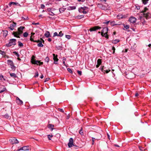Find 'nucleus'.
I'll use <instances>...</instances> for the list:
<instances>
[{
  "label": "nucleus",
  "mask_w": 151,
  "mask_h": 151,
  "mask_svg": "<svg viewBox=\"0 0 151 151\" xmlns=\"http://www.w3.org/2000/svg\"><path fill=\"white\" fill-rule=\"evenodd\" d=\"M30 40L32 41V42H34L35 40H34V39L32 38V36H31L30 37Z\"/></svg>",
  "instance_id": "13d9d810"
},
{
  "label": "nucleus",
  "mask_w": 151,
  "mask_h": 151,
  "mask_svg": "<svg viewBox=\"0 0 151 151\" xmlns=\"http://www.w3.org/2000/svg\"><path fill=\"white\" fill-rule=\"evenodd\" d=\"M6 90V88L3 85H0V93L4 92Z\"/></svg>",
  "instance_id": "2eb2a0df"
},
{
  "label": "nucleus",
  "mask_w": 151,
  "mask_h": 151,
  "mask_svg": "<svg viewBox=\"0 0 151 151\" xmlns=\"http://www.w3.org/2000/svg\"><path fill=\"white\" fill-rule=\"evenodd\" d=\"M22 20H25L28 19V17H27L26 18H24V17H22Z\"/></svg>",
  "instance_id": "8fccbe9b"
},
{
  "label": "nucleus",
  "mask_w": 151,
  "mask_h": 151,
  "mask_svg": "<svg viewBox=\"0 0 151 151\" xmlns=\"http://www.w3.org/2000/svg\"><path fill=\"white\" fill-rule=\"evenodd\" d=\"M8 64L11 67V68L13 70H15L16 68V67L14 66V63L12 61L8 60L7 61Z\"/></svg>",
  "instance_id": "20e7f679"
},
{
  "label": "nucleus",
  "mask_w": 151,
  "mask_h": 151,
  "mask_svg": "<svg viewBox=\"0 0 151 151\" xmlns=\"http://www.w3.org/2000/svg\"><path fill=\"white\" fill-rule=\"evenodd\" d=\"M67 70L70 73H73V71L70 68H67Z\"/></svg>",
  "instance_id": "79ce46f5"
},
{
  "label": "nucleus",
  "mask_w": 151,
  "mask_h": 151,
  "mask_svg": "<svg viewBox=\"0 0 151 151\" xmlns=\"http://www.w3.org/2000/svg\"><path fill=\"white\" fill-rule=\"evenodd\" d=\"M112 50H113V53L114 54L115 50V48L113 46L112 47Z\"/></svg>",
  "instance_id": "de8ad7c7"
},
{
  "label": "nucleus",
  "mask_w": 151,
  "mask_h": 151,
  "mask_svg": "<svg viewBox=\"0 0 151 151\" xmlns=\"http://www.w3.org/2000/svg\"><path fill=\"white\" fill-rule=\"evenodd\" d=\"M82 9L81 8H80L78 9V11L79 12L82 13L83 11H82Z\"/></svg>",
  "instance_id": "603ef678"
},
{
  "label": "nucleus",
  "mask_w": 151,
  "mask_h": 151,
  "mask_svg": "<svg viewBox=\"0 0 151 151\" xmlns=\"http://www.w3.org/2000/svg\"><path fill=\"white\" fill-rule=\"evenodd\" d=\"M18 46L19 47H22L23 46V44L21 42L19 41L18 42Z\"/></svg>",
  "instance_id": "e433bc0d"
},
{
  "label": "nucleus",
  "mask_w": 151,
  "mask_h": 151,
  "mask_svg": "<svg viewBox=\"0 0 151 151\" xmlns=\"http://www.w3.org/2000/svg\"><path fill=\"white\" fill-rule=\"evenodd\" d=\"M82 13L84 14H86L87 13V12L86 11H85V10H83L82 12Z\"/></svg>",
  "instance_id": "0e129e2a"
},
{
  "label": "nucleus",
  "mask_w": 151,
  "mask_h": 151,
  "mask_svg": "<svg viewBox=\"0 0 151 151\" xmlns=\"http://www.w3.org/2000/svg\"><path fill=\"white\" fill-rule=\"evenodd\" d=\"M54 127V125L53 124H49L48 125V128L51 129V131H52L54 129L53 127Z\"/></svg>",
  "instance_id": "aec40b11"
},
{
  "label": "nucleus",
  "mask_w": 151,
  "mask_h": 151,
  "mask_svg": "<svg viewBox=\"0 0 151 151\" xmlns=\"http://www.w3.org/2000/svg\"><path fill=\"white\" fill-rule=\"evenodd\" d=\"M28 35V33L27 32H25L23 34V35L24 37H27Z\"/></svg>",
  "instance_id": "72a5a7b5"
},
{
  "label": "nucleus",
  "mask_w": 151,
  "mask_h": 151,
  "mask_svg": "<svg viewBox=\"0 0 151 151\" xmlns=\"http://www.w3.org/2000/svg\"><path fill=\"white\" fill-rule=\"evenodd\" d=\"M66 8L62 7L59 9V12L60 13H62L66 9Z\"/></svg>",
  "instance_id": "5701e85b"
},
{
  "label": "nucleus",
  "mask_w": 151,
  "mask_h": 151,
  "mask_svg": "<svg viewBox=\"0 0 151 151\" xmlns=\"http://www.w3.org/2000/svg\"><path fill=\"white\" fill-rule=\"evenodd\" d=\"M8 34V31L6 30L3 31V34L4 36L5 37Z\"/></svg>",
  "instance_id": "393cba45"
},
{
  "label": "nucleus",
  "mask_w": 151,
  "mask_h": 151,
  "mask_svg": "<svg viewBox=\"0 0 151 151\" xmlns=\"http://www.w3.org/2000/svg\"><path fill=\"white\" fill-rule=\"evenodd\" d=\"M23 150H28L29 149V146H24L23 147Z\"/></svg>",
  "instance_id": "412c9836"
},
{
  "label": "nucleus",
  "mask_w": 151,
  "mask_h": 151,
  "mask_svg": "<svg viewBox=\"0 0 151 151\" xmlns=\"http://www.w3.org/2000/svg\"><path fill=\"white\" fill-rule=\"evenodd\" d=\"M31 62L33 64L38 65H41L43 64V62H40V61L36 60L34 59H32Z\"/></svg>",
  "instance_id": "39448f33"
},
{
  "label": "nucleus",
  "mask_w": 151,
  "mask_h": 151,
  "mask_svg": "<svg viewBox=\"0 0 151 151\" xmlns=\"http://www.w3.org/2000/svg\"><path fill=\"white\" fill-rule=\"evenodd\" d=\"M44 36L46 37H51V35L50 32L48 31L46 32L44 34Z\"/></svg>",
  "instance_id": "f3484780"
},
{
  "label": "nucleus",
  "mask_w": 151,
  "mask_h": 151,
  "mask_svg": "<svg viewBox=\"0 0 151 151\" xmlns=\"http://www.w3.org/2000/svg\"><path fill=\"white\" fill-rule=\"evenodd\" d=\"M58 111L63 113L64 112L63 110L62 109L59 108L58 109Z\"/></svg>",
  "instance_id": "49530a36"
},
{
  "label": "nucleus",
  "mask_w": 151,
  "mask_h": 151,
  "mask_svg": "<svg viewBox=\"0 0 151 151\" xmlns=\"http://www.w3.org/2000/svg\"><path fill=\"white\" fill-rule=\"evenodd\" d=\"M124 27V28L126 29H127L129 28V25H125L124 24H123Z\"/></svg>",
  "instance_id": "58836bf2"
},
{
  "label": "nucleus",
  "mask_w": 151,
  "mask_h": 151,
  "mask_svg": "<svg viewBox=\"0 0 151 151\" xmlns=\"http://www.w3.org/2000/svg\"><path fill=\"white\" fill-rule=\"evenodd\" d=\"M55 47L57 50H63V47L62 46H56Z\"/></svg>",
  "instance_id": "b1692460"
},
{
  "label": "nucleus",
  "mask_w": 151,
  "mask_h": 151,
  "mask_svg": "<svg viewBox=\"0 0 151 151\" xmlns=\"http://www.w3.org/2000/svg\"><path fill=\"white\" fill-rule=\"evenodd\" d=\"M63 35V34L62 33V32L61 31L59 32V34H58V37H61Z\"/></svg>",
  "instance_id": "2f4dec72"
},
{
  "label": "nucleus",
  "mask_w": 151,
  "mask_h": 151,
  "mask_svg": "<svg viewBox=\"0 0 151 151\" xmlns=\"http://www.w3.org/2000/svg\"><path fill=\"white\" fill-rule=\"evenodd\" d=\"M13 53H14L17 57H19V55L18 53L16 51L13 52Z\"/></svg>",
  "instance_id": "473e14b6"
},
{
  "label": "nucleus",
  "mask_w": 151,
  "mask_h": 151,
  "mask_svg": "<svg viewBox=\"0 0 151 151\" xmlns=\"http://www.w3.org/2000/svg\"><path fill=\"white\" fill-rule=\"evenodd\" d=\"M48 14L52 16H54L55 15L52 12H49Z\"/></svg>",
  "instance_id": "a18cd8bd"
},
{
  "label": "nucleus",
  "mask_w": 151,
  "mask_h": 151,
  "mask_svg": "<svg viewBox=\"0 0 151 151\" xmlns=\"http://www.w3.org/2000/svg\"><path fill=\"white\" fill-rule=\"evenodd\" d=\"M10 75L11 77H13L14 78H16L17 77L16 74L14 73H10Z\"/></svg>",
  "instance_id": "bb28decb"
},
{
  "label": "nucleus",
  "mask_w": 151,
  "mask_h": 151,
  "mask_svg": "<svg viewBox=\"0 0 151 151\" xmlns=\"http://www.w3.org/2000/svg\"><path fill=\"white\" fill-rule=\"evenodd\" d=\"M50 78H46L45 79V81H44V82H46L47 81H48L49 80Z\"/></svg>",
  "instance_id": "4d7b16f0"
},
{
  "label": "nucleus",
  "mask_w": 151,
  "mask_h": 151,
  "mask_svg": "<svg viewBox=\"0 0 151 151\" xmlns=\"http://www.w3.org/2000/svg\"><path fill=\"white\" fill-rule=\"evenodd\" d=\"M49 60L50 59L48 57H47L45 59V61L47 63L49 62Z\"/></svg>",
  "instance_id": "c9c22d12"
},
{
  "label": "nucleus",
  "mask_w": 151,
  "mask_h": 151,
  "mask_svg": "<svg viewBox=\"0 0 151 151\" xmlns=\"http://www.w3.org/2000/svg\"><path fill=\"white\" fill-rule=\"evenodd\" d=\"M101 27H99L98 26H95L91 28L89 30L90 32H92L93 31H96L98 29H101Z\"/></svg>",
  "instance_id": "0eeeda50"
},
{
  "label": "nucleus",
  "mask_w": 151,
  "mask_h": 151,
  "mask_svg": "<svg viewBox=\"0 0 151 151\" xmlns=\"http://www.w3.org/2000/svg\"><path fill=\"white\" fill-rule=\"evenodd\" d=\"M47 40L49 42H50L52 41V39L50 38H48Z\"/></svg>",
  "instance_id": "774afa93"
},
{
  "label": "nucleus",
  "mask_w": 151,
  "mask_h": 151,
  "mask_svg": "<svg viewBox=\"0 0 151 151\" xmlns=\"http://www.w3.org/2000/svg\"><path fill=\"white\" fill-rule=\"evenodd\" d=\"M117 17L118 18H119V19H120V18L122 19L124 18L123 16L122 15H121L120 16H119V15H117Z\"/></svg>",
  "instance_id": "a19ab883"
},
{
  "label": "nucleus",
  "mask_w": 151,
  "mask_h": 151,
  "mask_svg": "<svg viewBox=\"0 0 151 151\" xmlns=\"http://www.w3.org/2000/svg\"><path fill=\"white\" fill-rule=\"evenodd\" d=\"M1 53L2 55H4L6 54L5 52L4 51H1Z\"/></svg>",
  "instance_id": "bf43d9fd"
},
{
  "label": "nucleus",
  "mask_w": 151,
  "mask_h": 151,
  "mask_svg": "<svg viewBox=\"0 0 151 151\" xmlns=\"http://www.w3.org/2000/svg\"><path fill=\"white\" fill-rule=\"evenodd\" d=\"M148 10V9L147 7H145L144 8L143 10H142V13H143V17H145L146 19H147L149 18L150 15V14L148 12L145 13Z\"/></svg>",
  "instance_id": "7ed1b4c3"
},
{
  "label": "nucleus",
  "mask_w": 151,
  "mask_h": 151,
  "mask_svg": "<svg viewBox=\"0 0 151 151\" xmlns=\"http://www.w3.org/2000/svg\"><path fill=\"white\" fill-rule=\"evenodd\" d=\"M16 23L14 22L10 24V26L9 27L11 30H13L14 29V28L16 26Z\"/></svg>",
  "instance_id": "9d476101"
},
{
  "label": "nucleus",
  "mask_w": 151,
  "mask_h": 151,
  "mask_svg": "<svg viewBox=\"0 0 151 151\" xmlns=\"http://www.w3.org/2000/svg\"><path fill=\"white\" fill-rule=\"evenodd\" d=\"M103 29L101 31V35H102L103 33H108V31L109 29L108 27H102Z\"/></svg>",
  "instance_id": "9b49d317"
},
{
  "label": "nucleus",
  "mask_w": 151,
  "mask_h": 151,
  "mask_svg": "<svg viewBox=\"0 0 151 151\" xmlns=\"http://www.w3.org/2000/svg\"><path fill=\"white\" fill-rule=\"evenodd\" d=\"M38 76V72L37 71L36 73H35V76L34 77L35 78L36 77H37Z\"/></svg>",
  "instance_id": "5fc2aeb1"
},
{
  "label": "nucleus",
  "mask_w": 151,
  "mask_h": 151,
  "mask_svg": "<svg viewBox=\"0 0 151 151\" xmlns=\"http://www.w3.org/2000/svg\"><path fill=\"white\" fill-rule=\"evenodd\" d=\"M16 102L18 105H22L23 104L22 101L20 100L18 97L16 98Z\"/></svg>",
  "instance_id": "4468645a"
},
{
  "label": "nucleus",
  "mask_w": 151,
  "mask_h": 151,
  "mask_svg": "<svg viewBox=\"0 0 151 151\" xmlns=\"http://www.w3.org/2000/svg\"><path fill=\"white\" fill-rule=\"evenodd\" d=\"M12 5H13L19 6L20 7L21 6L20 4H19L18 3H17V2H10V3H9V5L10 7H11V6Z\"/></svg>",
  "instance_id": "f8f14e48"
},
{
  "label": "nucleus",
  "mask_w": 151,
  "mask_h": 151,
  "mask_svg": "<svg viewBox=\"0 0 151 151\" xmlns=\"http://www.w3.org/2000/svg\"><path fill=\"white\" fill-rule=\"evenodd\" d=\"M40 40H35L34 41V42H37V43H39L40 42Z\"/></svg>",
  "instance_id": "e2e57ef3"
},
{
  "label": "nucleus",
  "mask_w": 151,
  "mask_h": 151,
  "mask_svg": "<svg viewBox=\"0 0 151 151\" xmlns=\"http://www.w3.org/2000/svg\"><path fill=\"white\" fill-rule=\"evenodd\" d=\"M21 150H23V147H21L20 149H17V151H19Z\"/></svg>",
  "instance_id": "6e6d98bb"
},
{
  "label": "nucleus",
  "mask_w": 151,
  "mask_h": 151,
  "mask_svg": "<svg viewBox=\"0 0 151 151\" xmlns=\"http://www.w3.org/2000/svg\"><path fill=\"white\" fill-rule=\"evenodd\" d=\"M53 59L54 60V63L55 64H58V55H55L54 54H53Z\"/></svg>",
  "instance_id": "6e6552de"
},
{
  "label": "nucleus",
  "mask_w": 151,
  "mask_h": 151,
  "mask_svg": "<svg viewBox=\"0 0 151 151\" xmlns=\"http://www.w3.org/2000/svg\"><path fill=\"white\" fill-rule=\"evenodd\" d=\"M73 139L72 138H70L69 139V142L68 144L69 147H71L73 146H75L73 143Z\"/></svg>",
  "instance_id": "1a4fd4ad"
},
{
  "label": "nucleus",
  "mask_w": 151,
  "mask_h": 151,
  "mask_svg": "<svg viewBox=\"0 0 151 151\" xmlns=\"http://www.w3.org/2000/svg\"><path fill=\"white\" fill-rule=\"evenodd\" d=\"M3 78V76L2 75H0V81H2V78Z\"/></svg>",
  "instance_id": "052dcab7"
},
{
  "label": "nucleus",
  "mask_w": 151,
  "mask_h": 151,
  "mask_svg": "<svg viewBox=\"0 0 151 151\" xmlns=\"http://www.w3.org/2000/svg\"><path fill=\"white\" fill-rule=\"evenodd\" d=\"M51 8H48L47 10L49 12H51Z\"/></svg>",
  "instance_id": "338daca9"
},
{
  "label": "nucleus",
  "mask_w": 151,
  "mask_h": 151,
  "mask_svg": "<svg viewBox=\"0 0 151 151\" xmlns=\"http://www.w3.org/2000/svg\"><path fill=\"white\" fill-rule=\"evenodd\" d=\"M76 9L75 6H69L68 7L67 9L68 10H71L75 9Z\"/></svg>",
  "instance_id": "a211bd4d"
},
{
  "label": "nucleus",
  "mask_w": 151,
  "mask_h": 151,
  "mask_svg": "<svg viewBox=\"0 0 151 151\" xmlns=\"http://www.w3.org/2000/svg\"><path fill=\"white\" fill-rule=\"evenodd\" d=\"M111 25L112 26H114L115 25H119L120 24H115V22L114 21H111L110 23Z\"/></svg>",
  "instance_id": "6ab92c4d"
},
{
  "label": "nucleus",
  "mask_w": 151,
  "mask_h": 151,
  "mask_svg": "<svg viewBox=\"0 0 151 151\" xmlns=\"http://www.w3.org/2000/svg\"><path fill=\"white\" fill-rule=\"evenodd\" d=\"M101 59H98L97 61V64L99 65H101Z\"/></svg>",
  "instance_id": "c756f323"
},
{
  "label": "nucleus",
  "mask_w": 151,
  "mask_h": 151,
  "mask_svg": "<svg viewBox=\"0 0 151 151\" xmlns=\"http://www.w3.org/2000/svg\"><path fill=\"white\" fill-rule=\"evenodd\" d=\"M56 36H58V33L56 32H55L54 33L53 37H55Z\"/></svg>",
  "instance_id": "37998d69"
},
{
  "label": "nucleus",
  "mask_w": 151,
  "mask_h": 151,
  "mask_svg": "<svg viewBox=\"0 0 151 151\" xmlns=\"http://www.w3.org/2000/svg\"><path fill=\"white\" fill-rule=\"evenodd\" d=\"M149 0H142V3L144 4H146Z\"/></svg>",
  "instance_id": "7c9ffc66"
},
{
  "label": "nucleus",
  "mask_w": 151,
  "mask_h": 151,
  "mask_svg": "<svg viewBox=\"0 0 151 151\" xmlns=\"http://www.w3.org/2000/svg\"><path fill=\"white\" fill-rule=\"evenodd\" d=\"M4 117L7 119H9V116L8 115V114H6L4 115L3 116Z\"/></svg>",
  "instance_id": "c85d7f7f"
},
{
  "label": "nucleus",
  "mask_w": 151,
  "mask_h": 151,
  "mask_svg": "<svg viewBox=\"0 0 151 151\" xmlns=\"http://www.w3.org/2000/svg\"><path fill=\"white\" fill-rule=\"evenodd\" d=\"M24 28L25 27H24L20 26L18 28V31H17L13 32L12 33V35L15 37L19 38L20 37L19 36L23 33V30Z\"/></svg>",
  "instance_id": "f257e3e1"
},
{
  "label": "nucleus",
  "mask_w": 151,
  "mask_h": 151,
  "mask_svg": "<svg viewBox=\"0 0 151 151\" xmlns=\"http://www.w3.org/2000/svg\"><path fill=\"white\" fill-rule=\"evenodd\" d=\"M81 8L83 10H85L86 9H88V7L84 6L83 7H81Z\"/></svg>",
  "instance_id": "ea45409f"
},
{
  "label": "nucleus",
  "mask_w": 151,
  "mask_h": 151,
  "mask_svg": "<svg viewBox=\"0 0 151 151\" xmlns=\"http://www.w3.org/2000/svg\"><path fill=\"white\" fill-rule=\"evenodd\" d=\"M37 46L39 47H43V45L42 44V41H40L39 43L37 44Z\"/></svg>",
  "instance_id": "a878e982"
},
{
  "label": "nucleus",
  "mask_w": 151,
  "mask_h": 151,
  "mask_svg": "<svg viewBox=\"0 0 151 151\" xmlns=\"http://www.w3.org/2000/svg\"><path fill=\"white\" fill-rule=\"evenodd\" d=\"M79 133L81 135H83V132L82 131V129L81 128V129L79 131Z\"/></svg>",
  "instance_id": "4c0bfd02"
},
{
  "label": "nucleus",
  "mask_w": 151,
  "mask_h": 151,
  "mask_svg": "<svg viewBox=\"0 0 151 151\" xmlns=\"http://www.w3.org/2000/svg\"><path fill=\"white\" fill-rule=\"evenodd\" d=\"M95 139H96L95 138L93 137L92 138V144H93Z\"/></svg>",
  "instance_id": "680f3d73"
},
{
  "label": "nucleus",
  "mask_w": 151,
  "mask_h": 151,
  "mask_svg": "<svg viewBox=\"0 0 151 151\" xmlns=\"http://www.w3.org/2000/svg\"><path fill=\"white\" fill-rule=\"evenodd\" d=\"M108 33H103L102 35H101L102 36L106 38L107 39H108L109 38V35H107Z\"/></svg>",
  "instance_id": "4be33fe9"
},
{
  "label": "nucleus",
  "mask_w": 151,
  "mask_h": 151,
  "mask_svg": "<svg viewBox=\"0 0 151 151\" xmlns=\"http://www.w3.org/2000/svg\"><path fill=\"white\" fill-rule=\"evenodd\" d=\"M104 66H103L102 67L100 68V69L101 71L102 72H103L104 73H105V72L106 73H108L110 71V70H104Z\"/></svg>",
  "instance_id": "dca6fc26"
},
{
  "label": "nucleus",
  "mask_w": 151,
  "mask_h": 151,
  "mask_svg": "<svg viewBox=\"0 0 151 151\" xmlns=\"http://www.w3.org/2000/svg\"><path fill=\"white\" fill-rule=\"evenodd\" d=\"M65 37L66 38H68V39H70L71 38L70 36L69 35H66Z\"/></svg>",
  "instance_id": "09e8293b"
},
{
  "label": "nucleus",
  "mask_w": 151,
  "mask_h": 151,
  "mask_svg": "<svg viewBox=\"0 0 151 151\" xmlns=\"http://www.w3.org/2000/svg\"><path fill=\"white\" fill-rule=\"evenodd\" d=\"M119 42V40L116 39L114 40H113L112 43L114 44H116L118 42Z\"/></svg>",
  "instance_id": "cd10ccee"
},
{
  "label": "nucleus",
  "mask_w": 151,
  "mask_h": 151,
  "mask_svg": "<svg viewBox=\"0 0 151 151\" xmlns=\"http://www.w3.org/2000/svg\"><path fill=\"white\" fill-rule=\"evenodd\" d=\"M110 22V21H108L107 22H104V24H108Z\"/></svg>",
  "instance_id": "69168bd1"
},
{
  "label": "nucleus",
  "mask_w": 151,
  "mask_h": 151,
  "mask_svg": "<svg viewBox=\"0 0 151 151\" xmlns=\"http://www.w3.org/2000/svg\"><path fill=\"white\" fill-rule=\"evenodd\" d=\"M41 8L42 9H44L45 7V5L43 4H42L41 5Z\"/></svg>",
  "instance_id": "864d4df0"
},
{
  "label": "nucleus",
  "mask_w": 151,
  "mask_h": 151,
  "mask_svg": "<svg viewBox=\"0 0 151 151\" xmlns=\"http://www.w3.org/2000/svg\"><path fill=\"white\" fill-rule=\"evenodd\" d=\"M17 40L16 39H12L9 40V42L6 44V46L9 47L12 45H16V42Z\"/></svg>",
  "instance_id": "f03ea898"
},
{
  "label": "nucleus",
  "mask_w": 151,
  "mask_h": 151,
  "mask_svg": "<svg viewBox=\"0 0 151 151\" xmlns=\"http://www.w3.org/2000/svg\"><path fill=\"white\" fill-rule=\"evenodd\" d=\"M129 21L130 22L134 23H135L136 20V19L135 18L132 17H131L129 19Z\"/></svg>",
  "instance_id": "ddd939ff"
},
{
  "label": "nucleus",
  "mask_w": 151,
  "mask_h": 151,
  "mask_svg": "<svg viewBox=\"0 0 151 151\" xmlns=\"http://www.w3.org/2000/svg\"><path fill=\"white\" fill-rule=\"evenodd\" d=\"M84 17V15H80V16H78L77 17V18L78 19H81Z\"/></svg>",
  "instance_id": "f704fd0d"
},
{
  "label": "nucleus",
  "mask_w": 151,
  "mask_h": 151,
  "mask_svg": "<svg viewBox=\"0 0 151 151\" xmlns=\"http://www.w3.org/2000/svg\"><path fill=\"white\" fill-rule=\"evenodd\" d=\"M10 142L13 145L14 144H17L19 143V141L15 137L11 138L9 139Z\"/></svg>",
  "instance_id": "423d86ee"
},
{
  "label": "nucleus",
  "mask_w": 151,
  "mask_h": 151,
  "mask_svg": "<svg viewBox=\"0 0 151 151\" xmlns=\"http://www.w3.org/2000/svg\"><path fill=\"white\" fill-rule=\"evenodd\" d=\"M53 137V135H50V134H49V135H47V137H48V139H49V140H51V139H50V138L51 137Z\"/></svg>",
  "instance_id": "c03bdc74"
},
{
  "label": "nucleus",
  "mask_w": 151,
  "mask_h": 151,
  "mask_svg": "<svg viewBox=\"0 0 151 151\" xmlns=\"http://www.w3.org/2000/svg\"><path fill=\"white\" fill-rule=\"evenodd\" d=\"M77 72H78V74L79 75L81 76V74H82V72L81 71H79V70H78V71H77Z\"/></svg>",
  "instance_id": "3c124183"
}]
</instances>
